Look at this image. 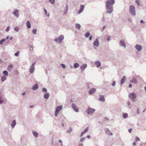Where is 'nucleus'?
Listing matches in <instances>:
<instances>
[{
  "label": "nucleus",
  "mask_w": 146,
  "mask_h": 146,
  "mask_svg": "<svg viewBox=\"0 0 146 146\" xmlns=\"http://www.w3.org/2000/svg\"><path fill=\"white\" fill-rule=\"evenodd\" d=\"M93 44L94 46V48L95 49L96 48L95 47H98L99 46V43L98 39V38L96 39L95 41L93 43Z\"/></svg>",
  "instance_id": "nucleus-7"
},
{
  "label": "nucleus",
  "mask_w": 146,
  "mask_h": 146,
  "mask_svg": "<svg viewBox=\"0 0 146 146\" xmlns=\"http://www.w3.org/2000/svg\"><path fill=\"white\" fill-rule=\"evenodd\" d=\"M92 36H90L89 38V39L90 40H91L92 39Z\"/></svg>",
  "instance_id": "nucleus-55"
},
{
  "label": "nucleus",
  "mask_w": 146,
  "mask_h": 146,
  "mask_svg": "<svg viewBox=\"0 0 146 146\" xmlns=\"http://www.w3.org/2000/svg\"><path fill=\"white\" fill-rule=\"evenodd\" d=\"M13 37L12 36H11L9 38V39L11 40H12L13 39Z\"/></svg>",
  "instance_id": "nucleus-64"
},
{
  "label": "nucleus",
  "mask_w": 146,
  "mask_h": 146,
  "mask_svg": "<svg viewBox=\"0 0 146 146\" xmlns=\"http://www.w3.org/2000/svg\"><path fill=\"white\" fill-rule=\"evenodd\" d=\"M72 131V129L71 127H70L68 131V132L69 133H71Z\"/></svg>",
  "instance_id": "nucleus-45"
},
{
  "label": "nucleus",
  "mask_w": 146,
  "mask_h": 146,
  "mask_svg": "<svg viewBox=\"0 0 146 146\" xmlns=\"http://www.w3.org/2000/svg\"><path fill=\"white\" fill-rule=\"evenodd\" d=\"M140 110L139 108H137V113L138 114H139L140 113Z\"/></svg>",
  "instance_id": "nucleus-50"
},
{
  "label": "nucleus",
  "mask_w": 146,
  "mask_h": 146,
  "mask_svg": "<svg viewBox=\"0 0 146 146\" xmlns=\"http://www.w3.org/2000/svg\"><path fill=\"white\" fill-rule=\"evenodd\" d=\"M86 137L88 138V139H90V136L89 135H88L86 136Z\"/></svg>",
  "instance_id": "nucleus-58"
},
{
  "label": "nucleus",
  "mask_w": 146,
  "mask_h": 146,
  "mask_svg": "<svg viewBox=\"0 0 146 146\" xmlns=\"http://www.w3.org/2000/svg\"><path fill=\"white\" fill-rule=\"evenodd\" d=\"M49 1L52 4L54 5L55 3V0H49Z\"/></svg>",
  "instance_id": "nucleus-36"
},
{
  "label": "nucleus",
  "mask_w": 146,
  "mask_h": 146,
  "mask_svg": "<svg viewBox=\"0 0 146 146\" xmlns=\"http://www.w3.org/2000/svg\"><path fill=\"white\" fill-rule=\"evenodd\" d=\"M115 3V0H107L106 3V12L110 14L113 10V5Z\"/></svg>",
  "instance_id": "nucleus-1"
},
{
  "label": "nucleus",
  "mask_w": 146,
  "mask_h": 146,
  "mask_svg": "<svg viewBox=\"0 0 146 146\" xmlns=\"http://www.w3.org/2000/svg\"><path fill=\"white\" fill-rule=\"evenodd\" d=\"M105 131L106 133L109 135H112L113 133L111 132L109 129L106 128L105 129Z\"/></svg>",
  "instance_id": "nucleus-13"
},
{
  "label": "nucleus",
  "mask_w": 146,
  "mask_h": 146,
  "mask_svg": "<svg viewBox=\"0 0 146 146\" xmlns=\"http://www.w3.org/2000/svg\"><path fill=\"white\" fill-rule=\"evenodd\" d=\"M95 111L96 110L95 109L90 107H89L88 108L87 110H86V112L87 114L91 115L93 114Z\"/></svg>",
  "instance_id": "nucleus-4"
},
{
  "label": "nucleus",
  "mask_w": 146,
  "mask_h": 146,
  "mask_svg": "<svg viewBox=\"0 0 146 146\" xmlns=\"http://www.w3.org/2000/svg\"><path fill=\"white\" fill-rule=\"evenodd\" d=\"M99 100L100 101L104 102L105 101L104 96L103 95L101 96Z\"/></svg>",
  "instance_id": "nucleus-19"
},
{
  "label": "nucleus",
  "mask_w": 146,
  "mask_h": 146,
  "mask_svg": "<svg viewBox=\"0 0 146 146\" xmlns=\"http://www.w3.org/2000/svg\"><path fill=\"white\" fill-rule=\"evenodd\" d=\"M87 67V64H84L80 66V68L82 71L84 70Z\"/></svg>",
  "instance_id": "nucleus-16"
},
{
  "label": "nucleus",
  "mask_w": 146,
  "mask_h": 146,
  "mask_svg": "<svg viewBox=\"0 0 146 146\" xmlns=\"http://www.w3.org/2000/svg\"><path fill=\"white\" fill-rule=\"evenodd\" d=\"M54 41L55 42H58L59 41L58 38H55L54 39Z\"/></svg>",
  "instance_id": "nucleus-52"
},
{
  "label": "nucleus",
  "mask_w": 146,
  "mask_h": 146,
  "mask_svg": "<svg viewBox=\"0 0 146 146\" xmlns=\"http://www.w3.org/2000/svg\"><path fill=\"white\" fill-rule=\"evenodd\" d=\"M37 31L36 29H34L32 30V32L34 34H36V31Z\"/></svg>",
  "instance_id": "nucleus-37"
},
{
  "label": "nucleus",
  "mask_w": 146,
  "mask_h": 146,
  "mask_svg": "<svg viewBox=\"0 0 146 146\" xmlns=\"http://www.w3.org/2000/svg\"><path fill=\"white\" fill-rule=\"evenodd\" d=\"M14 30L18 32L19 31V29L18 27H16L14 28Z\"/></svg>",
  "instance_id": "nucleus-38"
},
{
  "label": "nucleus",
  "mask_w": 146,
  "mask_h": 146,
  "mask_svg": "<svg viewBox=\"0 0 146 146\" xmlns=\"http://www.w3.org/2000/svg\"><path fill=\"white\" fill-rule=\"evenodd\" d=\"M135 140L136 141H139V138L138 137H136L135 138Z\"/></svg>",
  "instance_id": "nucleus-49"
},
{
  "label": "nucleus",
  "mask_w": 146,
  "mask_h": 146,
  "mask_svg": "<svg viewBox=\"0 0 146 146\" xmlns=\"http://www.w3.org/2000/svg\"><path fill=\"white\" fill-rule=\"evenodd\" d=\"M127 104L128 106H129L130 104V103L129 101H128L127 102Z\"/></svg>",
  "instance_id": "nucleus-57"
},
{
  "label": "nucleus",
  "mask_w": 146,
  "mask_h": 146,
  "mask_svg": "<svg viewBox=\"0 0 146 146\" xmlns=\"http://www.w3.org/2000/svg\"><path fill=\"white\" fill-rule=\"evenodd\" d=\"M129 87L131 88L132 86V85L131 84H129Z\"/></svg>",
  "instance_id": "nucleus-60"
},
{
  "label": "nucleus",
  "mask_w": 146,
  "mask_h": 146,
  "mask_svg": "<svg viewBox=\"0 0 146 146\" xmlns=\"http://www.w3.org/2000/svg\"><path fill=\"white\" fill-rule=\"evenodd\" d=\"M85 139V137H83V138H81L80 139V142H82Z\"/></svg>",
  "instance_id": "nucleus-48"
},
{
  "label": "nucleus",
  "mask_w": 146,
  "mask_h": 146,
  "mask_svg": "<svg viewBox=\"0 0 146 146\" xmlns=\"http://www.w3.org/2000/svg\"><path fill=\"white\" fill-rule=\"evenodd\" d=\"M133 146H135L136 145V142H135V141H134L133 143Z\"/></svg>",
  "instance_id": "nucleus-56"
},
{
  "label": "nucleus",
  "mask_w": 146,
  "mask_h": 146,
  "mask_svg": "<svg viewBox=\"0 0 146 146\" xmlns=\"http://www.w3.org/2000/svg\"><path fill=\"white\" fill-rule=\"evenodd\" d=\"M49 94L48 93H46L44 95V98L46 99H48L49 97Z\"/></svg>",
  "instance_id": "nucleus-22"
},
{
  "label": "nucleus",
  "mask_w": 146,
  "mask_h": 146,
  "mask_svg": "<svg viewBox=\"0 0 146 146\" xmlns=\"http://www.w3.org/2000/svg\"><path fill=\"white\" fill-rule=\"evenodd\" d=\"M105 28H106V26L104 25V26L102 30L104 31V29H105Z\"/></svg>",
  "instance_id": "nucleus-62"
},
{
  "label": "nucleus",
  "mask_w": 146,
  "mask_h": 146,
  "mask_svg": "<svg viewBox=\"0 0 146 146\" xmlns=\"http://www.w3.org/2000/svg\"><path fill=\"white\" fill-rule=\"evenodd\" d=\"M129 10L130 13L133 15H135V8L134 6L130 5L129 6Z\"/></svg>",
  "instance_id": "nucleus-2"
},
{
  "label": "nucleus",
  "mask_w": 146,
  "mask_h": 146,
  "mask_svg": "<svg viewBox=\"0 0 146 146\" xmlns=\"http://www.w3.org/2000/svg\"><path fill=\"white\" fill-rule=\"evenodd\" d=\"M90 35V33L88 31L85 33V36L86 38H88L89 37Z\"/></svg>",
  "instance_id": "nucleus-32"
},
{
  "label": "nucleus",
  "mask_w": 146,
  "mask_h": 146,
  "mask_svg": "<svg viewBox=\"0 0 146 146\" xmlns=\"http://www.w3.org/2000/svg\"><path fill=\"white\" fill-rule=\"evenodd\" d=\"M16 121L15 120H14L13 121L12 123L11 124V126L12 129L16 125Z\"/></svg>",
  "instance_id": "nucleus-21"
},
{
  "label": "nucleus",
  "mask_w": 146,
  "mask_h": 146,
  "mask_svg": "<svg viewBox=\"0 0 146 146\" xmlns=\"http://www.w3.org/2000/svg\"><path fill=\"white\" fill-rule=\"evenodd\" d=\"M120 43L123 48H126V45L125 41L123 40H121L120 41Z\"/></svg>",
  "instance_id": "nucleus-15"
},
{
  "label": "nucleus",
  "mask_w": 146,
  "mask_h": 146,
  "mask_svg": "<svg viewBox=\"0 0 146 146\" xmlns=\"http://www.w3.org/2000/svg\"><path fill=\"white\" fill-rule=\"evenodd\" d=\"M44 13L45 15L46 16H47V17H48L50 16V14L49 13H47V10L45 9H44Z\"/></svg>",
  "instance_id": "nucleus-26"
},
{
  "label": "nucleus",
  "mask_w": 146,
  "mask_h": 146,
  "mask_svg": "<svg viewBox=\"0 0 146 146\" xmlns=\"http://www.w3.org/2000/svg\"><path fill=\"white\" fill-rule=\"evenodd\" d=\"M123 117L124 118H126L128 117V114L127 113H124L123 114Z\"/></svg>",
  "instance_id": "nucleus-33"
},
{
  "label": "nucleus",
  "mask_w": 146,
  "mask_h": 146,
  "mask_svg": "<svg viewBox=\"0 0 146 146\" xmlns=\"http://www.w3.org/2000/svg\"><path fill=\"white\" fill-rule=\"evenodd\" d=\"M62 108V106H57L56 108V111L55 113V116H57L58 115V113L60 111Z\"/></svg>",
  "instance_id": "nucleus-5"
},
{
  "label": "nucleus",
  "mask_w": 146,
  "mask_h": 146,
  "mask_svg": "<svg viewBox=\"0 0 146 146\" xmlns=\"http://www.w3.org/2000/svg\"><path fill=\"white\" fill-rule=\"evenodd\" d=\"M80 27L81 25L78 23H76L75 25L76 28L78 30H80Z\"/></svg>",
  "instance_id": "nucleus-27"
},
{
  "label": "nucleus",
  "mask_w": 146,
  "mask_h": 146,
  "mask_svg": "<svg viewBox=\"0 0 146 146\" xmlns=\"http://www.w3.org/2000/svg\"><path fill=\"white\" fill-rule=\"evenodd\" d=\"M19 51H18L15 54V55L16 56H18L19 55Z\"/></svg>",
  "instance_id": "nucleus-47"
},
{
  "label": "nucleus",
  "mask_w": 146,
  "mask_h": 146,
  "mask_svg": "<svg viewBox=\"0 0 146 146\" xmlns=\"http://www.w3.org/2000/svg\"><path fill=\"white\" fill-rule=\"evenodd\" d=\"M91 83H88L87 85V86L88 89L90 88L91 87L90 86V85H91Z\"/></svg>",
  "instance_id": "nucleus-40"
},
{
  "label": "nucleus",
  "mask_w": 146,
  "mask_h": 146,
  "mask_svg": "<svg viewBox=\"0 0 146 146\" xmlns=\"http://www.w3.org/2000/svg\"><path fill=\"white\" fill-rule=\"evenodd\" d=\"M130 82L131 83H136L137 80L135 78H133L131 81Z\"/></svg>",
  "instance_id": "nucleus-30"
},
{
  "label": "nucleus",
  "mask_w": 146,
  "mask_h": 146,
  "mask_svg": "<svg viewBox=\"0 0 146 146\" xmlns=\"http://www.w3.org/2000/svg\"><path fill=\"white\" fill-rule=\"evenodd\" d=\"M96 91V89L95 88H92L89 91L88 93L90 94H92Z\"/></svg>",
  "instance_id": "nucleus-14"
},
{
  "label": "nucleus",
  "mask_w": 146,
  "mask_h": 146,
  "mask_svg": "<svg viewBox=\"0 0 146 146\" xmlns=\"http://www.w3.org/2000/svg\"><path fill=\"white\" fill-rule=\"evenodd\" d=\"M38 84H36L33 86L32 89L33 90H35L38 89Z\"/></svg>",
  "instance_id": "nucleus-18"
},
{
  "label": "nucleus",
  "mask_w": 146,
  "mask_h": 146,
  "mask_svg": "<svg viewBox=\"0 0 146 146\" xmlns=\"http://www.w3.org/2000/svg\"><path fill=\"white\" fill-rule=\"evenodd\" d=\"M94 64L97 68L99 67L101 65V62L99 61H96L95 62Z\"/></svg>",
  "instance_id": "nucleus-17"
},
{
  "label": "nucleus",
  "mask_w": 146,
  "mask_h": 146,
  "mask_svg": "<svg viewBox=\"0 0 146 146\" xmlns=\"http://www.w3.org/2000/svg\"><path fill=\"white\" fill-rule=\"evenodd\" d=\"M13 68V65L12 64H11L10 65H9L7 68V70H10L12 68Z\"/></svg>",
  "instance_id": "nucleus-29"
},
{
  "label": "nucleus",
  "mask_w": 146,
  "mask_h": 146,
  "mask_svg": "<svg viewBox=\"0 0 146 146\" xmlns=\"http://www.w3.org/2000/svg\"><path fill=\"white\" fill-rule=\"evenodd\" d=\"M26 25L28 28L29 29L31 27V26L29 21H27L26 23Z\"/></svg>",
  "instance_id": "nucleus-24"
},
{
  "label": "nucleus",
  "mask_w": 146,
  "mask_h": 146,
  "mask_svg": "<svg viewBox=\"0 0 146 146\" xmlns=\"http://www.w3.org/2000/svg\"><path fill=\"white\" fill-rule=\"evenodd\" d=\"M64 36L62 35H61L58 37L59 41L60 44L62 43V41L64 39Z\"/></svg>",
  "instance_id": "nucleus-10"
},
{
  "label": "nucleus",
  "mask_w": 146,
  "mask_h": 146,
  "mask_svg": "<svg viewBox=\"0 0 146 146\" xmlns=\"http://www.w3.org/2000/svg\"><path fill=\"white\" fill-rule=\"evenodd\" d=\"M33 133L34 136L36 137H37L38 136V133L35 131H33Z\"/></svg>",
  "instance_id": "nucleus-25"
},
{
  "label": "nucleus",
  "mask_w": 146,
  "mask_h": 146,
  "mask_svg": "<svg viewBox=\"0 0 146 146\" xmlns=\"http://www.w3.org/2000/svg\"><path fill=\"white\" fill-rule=\"evenodd\" d=\"M61 65L62 66V68L64 69H65L66 68V66L64 64H61Z\"/></svg>",
  "instance_id": "nucleus-41"
},
{
  "label": "nucleus",
  "mask_w": 146,
  "mask_h": 146,
  "mask_svg": "<svg viewBox=\"0 0 146 146\" xmlns=\"http://www.w3.org/2000/svg\"><path fill=\"white\" fill-rule=\"evenodd\" d=\"M6 79V77L5 76H3L1 77V80L2 82L5 81Z\"/></svg>",
  "instance_id": "nucleus-28"
},
{
  "label": "nucleus",
  "mask_w": 146,
  "mask_h": 146,
  "mask_svg": "<svg viewBox=\"0 0 146 146\" xmlns=\"http://www.w3.org/2000/svg\"><path fill=\"white\" fill-rule=\"evenodd\" d=\"M126 79V77L125 76H124L122 79H121V84H123L125 82V81Z\"/></svg>",
  "instance_id": "nucleus-23"
},
{
  "label": "nucleus",
  "mask_w": 146,
  "mask_h": 146,
  "mask_svg": "<svg viewBox=\"0 0 146 146\" xmlns=\"http://www.w3.org/2000/svg\"><path fill=\"white\" fill-rule=\"evenodd\" d=\"M79 146H83V145L82 143H80L79 144Z\"/></svg>",
  "instance_id": "nucleus-59"
},
{
  "label": "nucleus",
  "mask_w": 146,
  "mask_h": 146,
  "mask_svg": "<svg viewBox=\"0 0 146 146\" xmlns=\"http://www.w3.org/2000/svg\"><path fill=\"white\" fill-rule=\"evenodd\" d=\"M79 66V64L77 63H74V67L75 68H76L78 67Z\"/></svg>",
  "instance_id": "nucleus-31"
},
{
  "label": "nucleus",
  "mask_w": 146,
  "mask_h": 146,
  "mask_svg": "<svg viewBox=\"0 0 146 146\" xmlns=\"http://www.w3.org/2000/svg\"><path fill=\"white\" fill-rule=\"evenodd\" d=\"M139 0H136L135 1V2L137 3V5L139 6L140 5V4H139Z\"/></svg>",
  "instance_id": "nucleus-44"
},
{
  "label": "nucleus",
  "mask_w": 146,
  "mask_h": 146,
  "mask_svg": "<svg viewBox=\"0 0 146 146\" xmlns=\"http://www.w3.org/2000/svg\"><path fill=\"white\" fill-rule=\"evenodd\" d=\"M59 142L60 143H62V141L60 139L59 141Z\"/></svg>",
  "instance_id": "nucleus-63"
},
{
  "label": "nucleus",
  "mask_w": 146,
  "mask_h": 146,
  "mask_svg": "<svg viewBox=\"0 0 146 146\" xmlns=\"http://www.w3.org/2000/svg\"><path fill=\"white\" fill-rule=\"evenodd\" d=\"M84 7V6L83 5H80V9L78 11V14H80V13H81L83 11Z\"/></svg>",
  "instance_id": "nucleus-12"
},
{
  "label": "nucleus",
  "mask_w": 146,
  "mask_h": 146,
  "mask_svg": "<svg viewBox=\"0 0 146 146\" xmlns=\"http://www.w3.org/2000/svg\"><path fill=\"white\" fill-rule=\"evenodd\" d=\"M88 127H87V128H86L84 129V131L86 133L88 131Z\"/></svg>",
  "instance_id": "nucleus-43"
},
{
  "label": "nucleus",
  "mask_w": 146,
  "mask_h": 146,
  "mask_svg": "<svg viewBox=\"0 0 146 146\" xmlns=\"http://www.w3.org/2000/svg\"><path fill=\"white\" fill-rule=\"evenodd\" d=\"M132 130V129H131V128L129 129L128 130L129 132V133H131V132Z\"/></svg>",
  "instance_id": "nucleus-54"
},
{
  "label": "nucleus",
  "mask_w": 146,
  "mask_h": 146,
  "mask_svg": "<svg viewBox=\"0 0 146 146\" xmlns=\"http://www.w3.org/2000/svg\"><path fill=\"white\" fill-rule=\"evenodd\" d=\"M116 84V82L115 81H113V82L112 84L111 85L113 86H114Z\"/></svg>",
  "instance_id": "nucleus-46"
},
{
  "label": "nucleus",
  "mask_w": 146,
  "mask_h": 146,
  "mask_svg": "<svg viewBox=\"0 0 146 146\" xmlns=\"http://www.w3.org/2000/svg\"><path fill=\"white\" fill-rule=\"evenodd\" d=\"M42 91L44 92H47V89L45 88H43L42 89Z\"/></svg>",
  "instance_id": "nucleus-39"
},
{
  "label": "nucleus",
  "mask_w": 146,
  "mask_h": 146,
  "mask_svg": "<svg viewBox=\"0 0 146 146\" xmlns=\"http://www.w3.org/2000/svg\"><path fill=\"white\" fill-rule=\"evenodd\" d=\"M68 5H66V7L65 8L64 11V14H66L67 13L68 10Z\"/></svg>",
  "instance_id": "nucleus-20"
},
{
  "label": "nucleus",
  "mask_w": 146,
  "mask_h": 146,
  "mask_svg": "<svg viewBox=\"0 0 146 146\" xmlns=\"http://www.w3.org/2000/svg\"><path fill=\"white\" fill-rule=\"evenodd\" d=\"M107 39L108 41H110V36L108 37Z\"/></svg>",
  "instance_id": "nucleus-53"
},
{
  "label": "nucleus",
  "mask_w": 146,
  "mask_h": 146,
  "mask_svg": "<svg viewBox=\"0 0 146 146\" xmlns=\"http://www.w3.org/2000/svg\"><path fill=\"white\" fill-rule=\"evenodd\" d=\"M85 132L83 131H82V132H81V134L80 135V137H82L83 135L85 133Z\"/></svg>",
  "instance_id": "nucleus-51"
},
{
  "label": "nucleus",
  "mask_w": 146,
  "mask_h": 146,
  "mask_svg": "<svg viewBox=\"0 0 146 146\" xmlns=\"http://www.w3.org/2000/svg\"><path fill=\"white\" fill-rule=\"evenodd\" d=\"M72 107L73 110L76 112H78L79 111L78 109L77 106L74 104H72Z\"/></svg>",
  "instance_id": "nucleus-8"
},
{
  "label": "nucleus",
  "mask_w": 146,
  "mask_h": 146,
  "mask_svg": "<svg viewBox=\"0 0 146 146\" xmlns=\"http://www.w3.org/2000/svg\"><path fill=\"white\" fill-rule=\"evenodd\" d=\"M137 95L135 94L134 93H131L129 94V98L134 102L135 101V99L136 98Z\"/></svg>",
  "instance_id": "nucleus-3"
},
{
  "label": "nucleus",
  "mask_w": 146,
  "mask_h": 146,
  "mask_svg": "<svg viewBox=\"0 0 146 146\" xmlns=\"http://www.w3.org/2000/svg\"><path fill=\"white\" fill-rule=\"evenodd\" d=\"M10 29V27L9 26H8L6 29V31L7 32H8L9 30Z\"/></svg>",
  "instance_id": "nucleus-42"
},
{
  "label": "nucleus",
  "mask_w": 146,
  "mask_h": 146,
  "mask_svg": "<svg viewBox=\"0 0 146 146\" xmlns=\"http://www.w3.org/2000/svg\"><path fill=\"white\" fill-rule=\"evenodd\" d=\"M5 40L4 38L2 39L1 40H0V44L2 45L3 44V42H4Z\"/></svg>",
  "instance_id": "nucleus-35"
},
{
  "label": "nucleus",
  "mask_w": 146,
  "mask_h": 146,
  "mask_svg": "<svg viewBox=\"0 0 146 146\" xmlns=\"http://www.w3.org/2000/svg\"><path fill=\"white\" fill-rule=\"evenodd\" d=\"M19 10L16 9L13 12V14L17 18H18L19 17Z\"/></svg>",
  "instance_id": "nucleus-9"
},
{
  "label": "nucleus",
  "mask_w": 146,
  "mask_h": 146,
  "mask_svg": "<svg viewBox=\"0 0 146 146\" xmlns=\"http://www.w3.org/2000/svg\"><path fill=\"white\" fill-rule=\"evenodd\" d=\"M3 73L6 76H7L8 75V72L6 70H5L3 71Z\"/></svg>",
  "instance_id": "nucleus-34"
},
{
  "label": "nucleus",
  "mask_w": 146,
  "mask_h": 146,
  "mask_svg": "<svg viewBox=\"0 0 146 146\" xmlns=\"http://www.w3.org/2000/svg\"><path fill=\"white\" fill-rule=\"evenodd\" d=\"M35 62H34L31 65V66L30 68L29 69V71L30 73H33L35 69Z\"/></svg>",
  "instance_id": "nucleus-6"
},
{
  "label": "nucleus",
  "mask_w": 146,
  "mask_h": 146,
  "mask_svg": "<svg viewBox=\"0 0 146 146\" xmlns=\"http://www.w3.org/2000/svg\"><path fill=\"white\" fill-rule=\"evenodd\" d=\"M135 48L139 51H141L142 49V46L139 45L137 44L135 46Z\"/></svg>",
  "instance_id": "nucleus-11"
},
{
  "label": "nucleus",
  "mask_w": 146,
  "mask_h": 146,
  "mask_svg": "<svg viewBox=\"0 0 146 146\" xmlns=\"http://www.w3.org/2000/svg\"><path fill=\"white\" fill-rule=\"evenodd\" d=\"M140 23H144V22L143 20H141L140 21Z\"/></svg>",
  "instance_id": "nucleus-61"
}]
</instances>
